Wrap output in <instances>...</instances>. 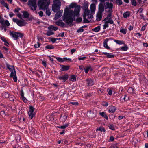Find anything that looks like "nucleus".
<instances>
[{
  "label": "nucleus",
  "mask_w": 148,
  "mask_h": 148,
  "mask_svg": "<svg viewBox=\"0 0 148 148\" xmlns=\"http://www.w3.org/2000/svg\"><path fill=\"white\" fill-rule=\"evenodd\" d=\"M120 32L121 33L123 34H126V30L125 29H120Z\"/></svg>",
  "instance_id": "nucleus-49"
},
{
  "label": "nucleus",
  "mask_w": 148,
  "mask_h": 148,
  "mask_svg": "<svg viewBox=\"0 0 148 148\" xmlns=\"http://www.w3.org/2000/svg\"><path fill=\"white\" fill-rule=\"evenodd\" d=\"M57 60L60 62H66L67 61H69L70 62H72L71 59L70 58H67L64 57L63 58H62L59 57H57L56 58Z\"/></svg>",
  "instance_id": "nucleus-10"
},
{
  "label": "nucleus",
  "mask_w": 148,
  "mask_h": 148,
  "mask_svg": "<svg viewBox=\"0 0 148 148\" xmlns=\"http://www.w3.org/2000/svg\"><path fill=\"white\" fill-rule=\"evenodd\" d=\"M104 5L105 9H109L107 11L108 12H112L113 6L112 3H110L109 2H106Z\"/></svg>",
  "instance_id": "nucleus-7"
},
{
  "label": "nucleus",
  "mask_w": 148,
  "mask_h": 148,
  "mask_svg": "<svg viewBox=\"0 0 148 148\" xmlns=\"http://www.w3.org/2000/svg\"><path fill=\"white\" fill-rule=\"evenodd\" d=\"M85 72L86 73H88L89 70L91 71L93 70V69L91 68L90 66L87 67L86 69H84Z\"/></svg>",
  "instance_id": "nucleus-28"
},
{
  "label": "nucleus",
  "mask_w": 148,
  "mask_h": 148,
  "mask_svg": "<svg viewBox=\"0 0 148 148\" xmlns=\"http://www.w3.org/2000/svg\"><path fill=\"white\" fill-rule=\"evenodd\" d=\"M45 48L47 49H54V47H53L52 45H47L46 46Z\"/></svg>",
  "instance_id": "nucleus-41"
},
{
  "label": "nucleus",
  "mask_w": 148,
  "mask_h": 148,
  "mask_svg": "<svg viewBox=\"0 0 148 148\" xmlns=\"http://www.w3.org/2000/svg\"><path fill=\"white\" fill-rule=\"evenodd\" d=\"M130 13L129 12H126L123 13V16L125 18H126L130 16Z\"/></svg>",
  "instance_id": "nucleus-34"
},
{
  "label": "nucleus",
  "mask_w": 148,
  "mask_h": 148,
  "mask_svg": "<svg viewBox=\"0 0 148 148\" xmlns=\"http://www.w3.org/2000/svg\"><path fill=\"white\" fill-rule=\"evenodd\" d=\"M46 14H47L48 16H49L50 15L51 12L50 11V10L48 9H46Z\"/></svg>",
  "instance_id": "nucleus-54"
},
{
  "label": "nucleus",
  "mask_w": 148,
  "mask_h": 148,
  "mask_svg": "<svg viewBox=\"0 0 148 148\" xmlns=\"http://www.w3.org/2000/svg\"><path fill=\"white\" fill-rule=\"evenodd\" d=\"M8 98L9 99V100L12 101H14V99H16V98L14 95H9Z\"/></svg>",
  "instance_id": "nucleus-33"
},
{
  "label": "nucleus",
  "mask_w": 148,
  "mask_h": 148,
  "mask_svg": "<svg viewBox=\"0 0 148 148\" xmlns=\"http://www.w3.org/2000/svg\"><path fill=\"white\" fill-rule=\"evenodd\" d=\"M86 57L84 56L82 57H79L78 58V59L79 60H84L86 59Z\"/></svg>",
  "instance_id": "nucleus-60"
},
{
  "label": "nucleus",
  "mask_w": 148,
  "mask_h": 148,
  "mask_svg": "<svg viewBox=\"0 0 148 148\" xmlns=\"http://www.w3.org/2000/svg\"><path fill=\"white\" fill-rule=\"evenodd\" d=\"M90 7L92 8L93 10L95 9V4L93 3L91 4L90 5Z\"/></svg>",
  "instance_id": "nucleus-62"
},
{
  "label": "nucleus",
  "mask_w": 148,
  "mask_h": 148,
  "mask_svg": "<svg viewBox=\"0 0 148 148\" xmlns=\"http://www.w3.org/2000/svg\"><path fill=\"white\" fill-rule=\"evenodd\" d=\"M107 90L108 92V94L110 95H111L112 93V90L110 89H107Z\"/></svg>",
  "instance_id": "nucleus-59"
},
{
  "label": "nucleus",
  "mask_w": 148,
  "mask_h": 148,
  "mask_svg": "<svg viewBox=\"0 0 148 148\" xmlns=\"http://www.w3.org/2000/svg\"><path fill=\"white\" fill-rule=\"evenodd\" d=\"M10 76L11 78H12L14 81L16 82L17 81V78L16 75V72L15 71L11 72L10 74Z\"/></svg>",
  "instance_id": "nucleus-14"
},
{
  "label": "nucleus",
  "mask_w": 148,
  "mask_h": 148,
  "mask_svg": "<svg viewBox=\"0 0 148 148\" xmlns=\"http://www.w3.org/2000/svg\"><path fill=\"white\" fill-rule=\"evenodd\" d=\"M74 13V11L73 10H70L69 11V8L66 7L64 10L63 20L67 24H72L75 19V16H73V17H72Z\"/></svg>",
  "instance_id": "nucleus-1"
},
{
  "label": "nucleus",
  "mask_w": 148,
  "mask_h": 148,
  "mask_svg": "<svg viewBox=\"0 0 148 148\" xmlns=\"http://www.w3.org/2000/svg\"><path fill=\"white\" fill-rule=\"evenodd\" d=\"M37 38L38 41H43L44 40V38L42 36H37Z\"/></svg>",
  "instance_id": "nucleus-56"
},
{
  "label": "nucleus",
  "mask_w": 148,
  "mask_h": 148,
  "mask_svg": "<svg viewBox=\"0 0 148 148\" xmlns=\"http://www.w3.org/2000/svg\"><path fill=\"white\" fill-rule=\"evenodd\" d=\"M1 4H3V5L5 7H6V8L7 9H9V8H8V4L6 3H5L4 2V1L3 0H2V1H1Z\"/></svg>",
  "instance_id": "nucleus-42"
},
{
  "label": "nucleus",
  "mask_w": 148,
  "mask_h": 148,
  "mask_svg": "<svg viewBox=\"0 0 148 148\" xmlns=\"http://www.w3.org/2000/svg\"><path fill=\"white\" fill-rule=\"evenodd\" d=\"M103 13L97 12L96 15V20L98 21H100L102 18Z\"/></svg>",
  "instance_id": "nucleus-19"
},
{
  "label": "nucleus",
  "mask_w": 148,
  "mask_h": 148,
  "mask_svg": "<svg viewBox=\"0 0 148 148\" xmlns=\"http://www.w3.org/2000/svg\"><path fill=\"white\" fill-rule=\"evenodd\" d=\"M111 12H109V14L107 15V17L103 20V21H108L110 19H112L111 17L112 15Z\"/></svg>",
  "instance_id": "nucleus-25"
},
{
  "label": "nucleus",
  "mask_w": 148,
  "mask_h": 148,
  "mask_svg": "<svg viewBox=\"0 0 148 148\" xmlns=\"http://www.w3.org/2000/svg\"><path fill=\"white\" fill-rule=\"evenodd\" d=\"M1 30L3 31H4L5 32H6L7 30L6 27L4 26H1Z\"/></svg>",
  "instance_id": "nucleus-52"
},
{
  "label": "nucleus",
  "mask_w": 148,
  "mask_h": 148,
  "mask_svg": "<svg viewBox=\"0 0 148 148\" xmlns=\"http://www.w3.org/2000/svg\"><path fill=\"white\" fill-rule=\"evenodd\" d=\"M69 126V124L67 123L64 124V125L62 126H57V127L59 128L62 129H64L66 128Z\"/></svg>",
  "instance_id": "nucleus-32"
},
{
  "label": "nucleus",
  "mask_w": 148,
  "mask_h": 148,
  "mask_svg": "<svg viewBox=\"0 0 148 148\" xmlns=\"http://www.w3.org/2000/svg\"><path fill=\"white\" fill-rule=\"evenodd\" d=\"M10 35L12 36L14 40H17L20 38H22L24 36L23 34L19 32L11 31L10 32Z\"/></svg>",
  "instance_id": "nucleus-2"
},
{
  "label": "nucleus",
  "mask_w": 148,
  "mask_h": 148,
  "mask_svg": "<svg viewBox=\"0 0 148 148\" xmlns=\"http://www.w3.org/2000/svg\"><path fill=\"white\" fill-rule=\"evenodd\" d=\"M68 75L67 74H65L64 75L58 77V78L60 80L62 81V82H64L67 79H68Z\"/></svg>",
  "instance_id": "nucleus-13"
},
{
  "label": "nucleus",
  "mask_w": 148,
  "mask_h": 148,
  "mask_svg": "<svg viewBox=\"0 0 148 148\" xmlns=\"http://www.w3.org/2000/svg\"><path fill=\"white\" fill-rule=\"evenodd\" d=\"M54 3L53 5H52V10L54 12H56L60 9L61 3L59 0H55Z\"/></svg>",
  "instance_id": "nucleus-5"
},
{
  "label": "nucleus",
  "mask_w": 148,
  "mask_h": 148,
  "mask_svg": "<svg viewBox=\"0 0 148 148\" xmlns=\"http://www.w3.org/2000/svg\"><path fill=\"white\" fill-rule=\"evenodd\" d=\"M76 21L77 23L81 22L82 21V18L81 17L77 18L76 19Z\"/></svg>",
  "instance_id": "nucleus-50"
},
{
  "label": "nucleus",
  "mask_w": 148,
  "mask_h": 148,
  "mask_svg": "<svg viewBox=\"0 0 148 148\" xmlns=\"http://www.w3.org/2000/svg\"><path fill=\"white\" fill-rule=\"evenodd\" d=\"M100 29V26H98L97 27H96L92 29V30L95 32H98Z\"/></svg>",
  "instance_id": "nucleus-38"
},
{
  "label": "nucleus",
  "mask_w": 148,
  "mask_h": 148,
  "mask_svg": "<svg viewBox=\"0 0 148 148\" xmlns=\"http://www.w3.org/2000/svg\"><path fill=\"white\" fill-rule=\"evenodd\" d=\"M50 40L53 43H54L56 42V40L55 38H50Z\"/></svg>",
  "instance_id": "nucleus-57"
},
{
  "label": "nucleus",
  "mask_w": 148,
  "mask_h": 148,
  "mask_svg": "<svg viewBox=\"0 0 148 148\" xmlns=\"http://www.w3.org/2000/svg\"><path fill=\"white\" fill-rule=\"evenodd\" d=\"M104 5L102 3H100L99 4L98 6V12L103 13V12L104 11L105 8Z\"/></svg>",
  "instance_id": "nucleus-16"
},
{
  "label": "nucleus",
  "mask_w": 148,
  "mask_h": 148,
  "mask_svg": "<svg viewBox=\"0 0 148 148\" xmlns=\"http://www.w3.org/2000/svg\"><path fill=\"white\" fill-rule=\"evenodd\" d=\"M144 135L145 137H148V131L144 132Z\"/></svg>",
  "instance_id": "nucleus-61"
},
{
  "label": "nucleus",
  "mask_w": 148,
  "mask_h": 148,
  "mask_svg": "<svg viewBox=\"0 0 148 148\" xmlns=\"http://www.w3.org/2000/svg\"><path fill=\"white\" fill-rule=\"evenodd\" d=\"M136 0H131V2L132 5L134 6H136L137 5V3Z\"/></svg>",
  "instance_id": "nucleus-47"
},
{
  "label": "nucleus",
  "mask_w": 148,
  "mask_h": 148,
  "mask_svg": "<svg viewBox=\"0 0 148 148\" xmlns=\"http://www.w3.org/2000/svg\"><path fill=\"white\" fill-rule=\"evenodd\" d=\"M99 114L101 116L103 117L107 120H108V118L106 114L104 112H101L99 113Z\"/></svg>",
  "instance_id": "nucleus-26"
},
{
  "label": "nucleus",
  "mask_w": 148,
  "mask_h": 148,
  "mask_svg": "<svg viewBox=\"0 0 148 148\" xmlns=\"http://www.w3.org/2000/svg\"><path fill=\"white\" fill-rule=\"evenodd\" d=\"M69 104L75 106H77L79 104L77 102H70L69 103Z\"/></svg>",
  "instance_id": "nucleus-53"
},
{
  "label": "nucleus",
  "mask_w": 148,
  "mask_h": 148,
  "mask_svg": "<svg viewBox=\"0 0 148 148\" xmlns=\"http://www.w3.org/2000/svg\"><path fill=\"white\" fill-rule=\"evenodd\" d=\"M114 41L116 44L119 45H121L125 44L124 42L122 40H114Z\"/></svg>",
  "instance_id": "nucleus-30"
},
{
  "label": "nucleus",
  "mask_w": 148,
  "mask_h": 148,
  "mask_svg": "<svg viewBox=\"0 0 148 148\" xmlns=\"http://www.w3.org/2000/svg\"><path fill=\"white\" fill-rule=\"evenodd\" d=\"M81 7L80 5H77L76 6L74 9V14L73 16L79 17V12L80 11Z\"/></svg>",
  "instance_id": "nucleus-8"
},
{
  "label": "nucleus",
  "mask_w": 148,
  "mask_h": 148,
  "mask_svg": "<svg viewBox=\"0 0 148 148\" xmlns=\"http://www.w3.org/2000/svg\"><path fill=\"white\" fill-rule=\"evenodd\" d=\"M61 70L64 71H67L69 69L70 66H69L64 65H60Z\"/></svg>",
  "instance_id": "nucleus-18"
},
{
  "label": "nucleus",
  "mask_w": 148,
  "mask_h": 148,
  "mask_svg": "<svg viewBox=\"0 0 148 148\" xmlns=\"http://www.w3.org/2000/svg\"><path fill=\"white\" fill-rule=\"evenodd\" d=\"M67 116L66 115H64L62 116H61V119L62 121L63 122L65 121L67 119Z\"/></svg>",
  "instance_id": "nucleus-40"
},
{
  "label": "nucleus",
  "mask_w": 148,
  "mask_h": 148,
  "mask_svg": "<svg viewBox=\"0 0 148 148\" xmlns=\"http://www.w3.org/2000/svg\"><path fill=\"white\" fill-rule=\"evenodd\" d=\"M29 3L30 6L31 7V9L32 10H36L37 6L36 1L34 0L29 1Z\"/></svg>",
  "instance_id": "nucleus-11"
},
{
  "label": "nucleus",
  "mask_w": 148,
  "mask_h": 148,
  "mask_svg": "<svg viewBox=\"0 0 148 148\" xmlns=\"http://www.w3.org/2000/svg\"><path fill=\"white\" fill-rule=\"evenodd\" d=\"M54 34V33L52 30H49L47 31L46 35L48 36H50L51 35H53Z\"/></svg>",
  "instance_id": "nucleus-37"
},
{
  "label": "nucleus",
  "mask_w": 148,
  "mask_h": 148,
  "mask_svg": "<svg viewBox=\"0 0 148 148\" xmlns=\"http://www.w3.org/2000/svg\"><path fill=\"white\" fill-rule=\"evenodd\" d=\"M114 21L112 19H110L108 21H104V24L103 26V29H105L106 28L109 27L108 23L111 24H114Z\"/></svg>",
  "instance_id": "nucleus-12"
},
{
  "label": "nucleus",
  "mask_w": 148,
  "mask_h": 148,
  "mask_svg": "<svg viewBox=\"0 0 148 148\" xmlns=\"http://www.w3.org/2000/svg\"><path fill=\"white\" fill-rule=\"evenodd\" d=\"M116 110V108L115 106H111L109 107L108 111L109 112L114 113L115 112Z\"/></svg>",
  "instance_id": "nucleus-23"
},
{
  "label": "nucleus",
  "mask_w": 148,
  "mask_h": 148,
  "mask_svg": "<svg viewBox=\"0 0 148 148\" xmlns=\"http://www.w3.org/2000/svg\"><path fill=\"white\" fill-rule=\"evenodd\" d=\"M87 116L90 118H92L96 116V114L93 111L90 110L88 112Z\"/></svg>",
  "instance_id": "nucleus-15"
},
{
  "label": "nucleus",
  "mask_w": 148,
  "mask_h": 148,
  "mask_svg": "<svg viewBox=\"0 0 148 148\" xmlns=\"http://www.w3.org/2000/svg\"><path fill=\"white\" fill-rule=\"evenodd\" d=\"M128 49V47L126 45H125V46L121 47V50L122 51H126Z\"/></svg>",
  "instance_id": "nucleus-39"
},
{
  "label": "nucleus",
  "mask_w": 148,
  "mask_h": 148,
  "mask_svg": "<svg viewBox=\"0 0 148 148\" xmlns=\"http://www.w3.org/2000/svg\"><path fill=\"white\" fill-rule=\"evenodd\" d=\"M108 127L110 129L113 130H115V128L114 125L112 124H109V125L108 126Z\"/></svg>",
  "instance_id": "nucleus-44"
},
{
  "label": "nucleus",
  "mask_w": 148,
  "mask_h": 148,
  "mask_svg": "<svg viewBox=\"0 0 148 148\" xmlns=\"http://www.w3.org/2000/svg\"><path fill=\"white\" fill-rule=\"evenodd\" d=\"M13 21L14 22L16 23L18 26L20 27L25 26L27 24L24 20H21L17 18H13Z\"/></svg>",
  "instance_id": "nucleus-6"
},
{
  "label": "nucleus",
  "mask_w": 148,
  "mask_h": 148,
  "mask_svg": "<svg viewBox=\"0 0 148 148\" xmlns=\"http://www.w3.org/2000/svg\"><path fill=\"white\" fill-rule=\"evenodd\" d=\"M103 54L106 55L107 57L109 58H113L114 56V55L112 53H109L106 52H103Z\"/></svg>",
  "instance_id": "nucleus-24"
},
{
  "label": "nucleus",
  "mask_w": 148,
  "mask_h": 148,
  "mask_svg": "<svg viewBox=\"0 0 148 148\" xmlns=\"http://www.w3.org/2000/svg\"><path fill=\"white\" fill-rule=\"evenodd\" d=\"M109 40V39L106 38L105 40L103 42V46L107 49H110V47L108 46L107 44V42H108Z\"/></svg>",
  "instance_id": "nucleus-21"
},
{
  "label": "nucleus",
  "mask_w": 148,
  "mask_h": 148,
  "mask_svg": "<svg viewBox=\"0 0 148 148\" xmlns=\"http://www.w3.org/2000/svg\"><path fill=\"white\" fill-rule=\"evenodd\" d=\"M40 0L38 2V5L40 7V9L43 10H45L46 9L48 8L49 4L48 2L46 1Z\"/></svg>",
  "instance_id": "nucleus-3"
},
{
  "label": "nucleus",
  "mask_w": 148,
  "mask_h": 148,
  "mask_svg": "<svg viewBox=\"0 0 148 148\" xmlns=\"http://www.w3.org/2000/svg\"><path fill=\"white\" fill-rule=\"evenodd\" d=\"M4 24L6 25L7 26H9L10 25V23H9V21L7 20H6L5 21Z\"/></svg>",
  "instance_id": "nucleus-64"
},
{
  "label": "nucleus",
  "mask_w": 148,
  "mask_h": 148,
  "mask_svg": "<svg viewBox=\"0 0 148 148\" xmlns=\"http://www.w3.org/2000/svg\"><path fill=\"white\" fill-rule=\"evenodd\" d=\"M84 31V29L81 27L77 30V32L78 33H81L83 32Z\"/></svg>",
  "instance_id": "nucleus-51"
},
{
  "label": "nucleus",
  "mask_w": 148,
  "mask_h": 148,
  "mask_svg": "<svg viewBox=\"0 0 148 148\" xmlns=\"http://www.w3.org/2000/svg\"><path fill=\"white\" fill-rule=\"evenodd\" d=\"M116 3L119 5H120L122 4V2L121 0H116Z\"/></svg>",
  "instance_id": "nucleus-55"
},
{
  "label": "nucleus",
  "mask_w": 148,
  "mask_h": 148,
  "mask_svg": "<svg viewBox=\"0 0 148 148\" xmlns=\"http://www.w3.org/2000/svg\"><path fill=\"white\" fill-rule=\"evenodd\" d=\"M23 15L24 18H28L29 15V14L26 11H24L23 12Z\"/></svg>",
  "instance_id": "nucleus-35"
},
{
  "label": "nucleus",
  "mask_w": 148,
  "mask_h": 148,
  "mask_svg": "<svg viewBox=\"0 0 148 148\" xmlns=\"http://www.w3.org/2000/svg\"><path fill=\"white\" fill-rule=\"evenodd\" d=\"M86 81L87 85L88 86H91L94 84L93 81L91 78L87 79Z\"/></svg>",
  "instance_id": "nucleus-17"
},
{
  "label": "nucleus",
  "mask_w": 148,
  "mask_h": 148,
  "mask_svg": "<svg viewBox=\"0 0 148 148\" xmlns=\"http://www.w3.org/2000/svg\"><path fill=\"white\" fill-rule=\"evenodd\" d=\"M34 111V108L32 106H30L28 114L30 119H32L35 115V114L33 113Z\"/></svg>",
  "instance_id": "nucleus-9"
},
{
  "label": "nucleus",
  "mask_w": 148,
  "mask_h": 148,
  "mask_svg": "<svg viewBox=\"0 0 148 148\" xmlns=\"http://www.w3.org/2000/svg\"><path fill=\"white\" fill-rule=\"evenodd\" d=\"M21 10V9L20 8H15L14 11L15 13H18L19 11Z\"/></svg>",
  "instance_id": "nucleus-58"
},
{
  "label": "nucleus",
  "mask_w": 148,
  "mask_h": 148,
  "mask_svg": "<svg viewBox=\"0 0 148 148\" xmlns=\"http://www.w3.org/2000/svg\"><path fill=\"white\" fill-rule=\"evenodd\" d=\"M90 12L89 10H84L83 15L84 23H89L90 22L88 19L92 16V15H90Z\"/></svg>",
  "instance_id": "nucleus-4"
},
{
  "label": "nucleus",
  "mask_w": 148,
  "mask_h": 148,
  "mask_svg": "<svg viewBox=\"0 0 148 148\" xmlns=\"http://www.w3.org/2000/svg\"><path fill=\"white\" fill-rule=\"evenodd\" d=\"M10 95L7 92H4L2 93V96L3 98H8Z\"/></svg>",
  "instance_id": "nucleus-31"
},
{
  "label": "nucleus",
  "mask_w": 148,
  "mask_h": 148,
  "mask_svg": "<svg viewBox=\"0 0 148 148\" xmlns=\"http://www.w3.org/2000/svg\"><path fill=\"white\" fill-rule=\"evenodd\" d=\"M41 45V44L38 42H37V44H35L34 45V47L35 48H38Z\"/></svg>",
  "instance_id": "nucleus-46"
},
{
  "label": "nucleus",
  "mask_w": 148,
  "mask_h": 148,
  "mask_svg": "<svg viewBox=\"0 0 148 148\" xmlns=\"http://www.w3.org/2000/svg\"><path fill=\"white\" fill-rule=\"evenodd\" d=\"M70 80L73 82H74L76 80V78L75 75H72L71 76Z\"/></svg>",
  "instance_id": "nucleus-36"
},
{
  "label": "nucleus",
  "mask_w": 148,
  "mask_h": 148,
  "mask_svg": "<svg viewBox=\"0 0 148 148\" xmlns=\"http://www.w3.org/2000/svg\"><path fill=\"white\" fill-rule=\"evenodd\" d=\"M58 29V28L57 27H55L53 25H51L48 27V30H52V31L53 30L54 31H56Z\"/></svg>",
  "instance_id": "nucleus-29"
},
{
  "label": "nucleus",
  "mask_w": 148,
  "mask_h": 148,
  "mask_svg": "<svg viewBox=\"0 0 148 148\" xmlns=\"http://www.w3.org/2000/svg\"><path fill=\"white\" fill-rule=\"evenodd\" d=\"M134 89L132 87H129L128 90V92L130 93H132L134 91Z\"/></svg>",
  "instance_id": "nucleus-48"
},
{
  "label": "nucleus",
  "mask_w": 148,
  "mask_h": 148,
  "mask_svg": "<svg viewBox=\"0 0 148 148\" xmlns=\"http://www.w3.org/2000/svg\"><path fill=\"white\" fill-rule=\"evenodd\" d=\"M57 13L56 14L55 16V19H58L60 17H61L62 15V14L60 13H59V12H56Z\"/></svg>",
  "instance_id": "nucleus-27"
},
{
  "label": "nucleus",
  "mask_w": 148,
  "mask_h": 148,
  "mask_svg": "<svg viewBox=\"0 0 148 148\" xmlns=\"http://www.w3.org/2000/svg\"><path fill=\"white\" fill-rule=\"evenodd\" d=\"M64 32H62L60 33L58 36V37H63L64 36Z\"/></svg>",
  "instance_id": "nucleus-63"
},
{
  "label": "nucleus",
  "mask_w": 148,
  "mask_h": 148,
  "mask_svg": "<svg viewBox=\"0 0 148 148\" xmlns=\"http://www.w3.org/2000/svg\"><path fill=\"white\" fill-rule=\"evenodd\" d=\"M56 24L60 27H64L65 25V24L62 20H59L56 22Z\"/></svg>",
  "instance_id": "nucleus-22"
},
{
  "label": "nucleus",
  "mask_w": 148,
  "mask_h": 148,
  "mask_svg": "<svg viewBox=\"0 0 148 148\" xmlns=\"http://www.w3.org/2000/svg\"><path fill=\"white\" fill-rule=\"evenodd\" d=\"M88 5L87 4H85L82 6V8L84 10H88Z\"/></svg>",
  "instance_id": "nucleus-43"
},
{
  "label": "nucleus",
  "mask_w": 148,
  "mask_h": 148,
  "mask_svg": "<svg viewBox=\"0 0 148 148\" xmlns=\"http://www.w3.org/2000/svg\"><path fill=\"white\" fill-rule=\"evenodd\" d=\"M6 66L7 68L11 72L15 71V69L14 66L10 65L8 63L6 64Z\"/></svg>",
  "instance_id": "nucleus-20"
},
{
  "label": "nucleus",
  "mask_w": 148,
  "mask_h": 148,
  "mask_svg": "<svg viewBox=\"0 0 148 148\" xmlns=\"http://www.w3.org/2000/svg\"><path fill=\"white\" fill-rule=\"evenodd\" d=\"M77 6L76 3H72L70 4L69 6L71 8H75Z\"/></svg>",
  "instance_id": "nucleus-45"
}]
</instances>
